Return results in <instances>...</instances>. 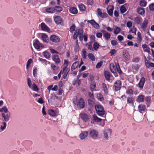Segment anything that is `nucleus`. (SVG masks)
I'll use <instances>...</instances> for the list:
<instances>
[{
	"label": "nucleus",
	"instance_id": "f257e3e1",
	"mask_svg": "<svg viewBox=\"0 0 154 154\" xmlns=\"http://www.w3.org/2000/svg\"><path fill=\"white\" fill-rule=\"evenodd\" d=\"M96 113L99 116H102L105 115V111L103 107L100 105H96L95 106Z\"/></svg>",
	"mask_w": 154,
	"mask_h": 154
},
{
	"label": "nucleus",
	"instance_id": "f03ea898",
	"mask_svg": "<svg viewBox=\"0 0 154 154\" xmlns=\"http://www.w3.org/2000/svg\"><path fill=\"white\" fill-rule=\"evenodd\" d=\"M89 135L93 139H96L98 136V132L96 130L92 129L89 131Z\"/></svg>",
	"mask_w": 154,
	"mask_h": 154
},
{
	"label": "nucleus",
	"instance_id": "7ed1b4c3",
	"mask_svg": "<svg viewBox=\"0 0 154 154\" xmlns=\"http://www.w3.org/2000/svg\"><path fill=\"white\" fill-rule=\"evenodd\" d=\"M73 103L75 104H77V105L81 109H83L85 107V102L82 98H81L78 102L77 100L76 99L73 101Z\"/></svg>",
	"mask_w": 154,
	"mask_h": 154
},
{
	"label": "nucleus",
	"instance_id": "20e7f679",
	"mask_svg": "<svg viewBox=\"0 0 154 154\" xmlns=\"http://www.w3.org/2000/svg\"><path fill=\"white\" fill-rule=\"evenodd\" d=\"M122 86V82L121 81L117 80L115 82L113 85V88L114 90L117 91L120 90Z\"/></svg>",
	"mask_w": 154,
	"mask_h": 154
},
{
	"label": "nucleus",
	"instance_id": "39448f33",
	"mask_svg": "<svg viewBox=\"0 0 154 154\" xmlns=\"http://www.w3.org/2000/svg\"><path fill=\"white\" fill-rule=\"evenodd\" d=\"M33 45L35 48L37 49H39L40 47L42 48L44 47L43 45L37 39L33 40Z\"/></svg>",
	"mask_w": 154,
	"mask_h": 154
},
{
	"label": "nucleus",
	"instance_id": "423d86ee",
	"mask_svg": "<svg viewBox=\"0 0 154 154\" xmlns=\"http://www.w3.org/2000/svg\"><path fill=\"white\" fill-rule=\"evenodd\" d=\"M102 89L105 95H107L109 93V89L106 85L104 83H103L101 85Z\"/></svg>",
	"mask_w": 154,
	"mask_h": 154
},
{
	"label": "nucleus",
	"instance_id": "0eeeda50",
	"mask_svg": "<svg viewBox=\"0 0 154 154\" xmlns=\"http://www.w3.org/2000/svg\"><path fill=\"white\" fill-rule=\"evenodd\" d=\"M50 39L52 42L55 43H57L60 41L59 37L54 35H51L50 37Z\"/></svg>",
	"mask_w": 154,
	"mask_h": 154
},
{
	"label": "nucleus",
	"instance_id": "6e6552de",
	"mask_svg": "<svg viewBox=\"0 0 154 154\" xmlns=\"http://www.w3.org/2000/svg\"><path fill=\"white\" fill-rule=\"evenodd\" d=\"M114 9V6L113 5H109L107 8V13L111 17H112L113 16Z\"/></svg>",
	"mask_w": 154,
	"mask_h": 154
},
{
	"label": "nucleus",
	"instance_id": "1a4fd4ad",
	"mask_svg": "<svg viewBox=\"0 0 154 154\" xmlns=\"http://www.w3.org/2000/svg\"><path fill=\"white\" fill-rule=\"evenodd\" d=\"M52 60L57 64H59L60 62L59 56L57 55H54L52 57Z\"/></svg>",
	"mask_w": 154,
	"mask_h": 154
},
{
	"label": "nucleus",
	"instance_id": "9d476101",
	"mask_svg": "<svg viewBox=\"0 0 154 154\" xmlns=\"http://www.w3.org/2000/svg\"><path fill=\"white\" fill-rule=\"evenodd\" d=\"M54 20L56 23L59 24L63 23L62 18L60 16H57L54 18Z\"/></svg>",
	"mask_w": 154,
	"mask_h": 154
},
{
	"label": "nucleus",
	"instance_id": "9b49d317",
	"mask_svg": "<svg viewBox=\"0 0 154 154\" xmlns=\"http://www.w3.org/2000/svg\"><path fill=\"white\" fill-rule=\"evenodd\" d=\"M134 22L137 24H141L142 21V19L140 16H137L134 18Z\"/></svg>",
	"mask_w": 154,
	"mask_h": 154
},
{
	"label": "nucleus",
	"instance_id": "f8f14e48",
	"mask_svg": "<svg viewBox=\"0 0 154 154\" xmlns=\"http://www.w3.org/2000/svg\"><path fill=\"white\" fill-rule=\"evenodd\" d=\"M88 22L91 23L95 28L97 29L99 28V25L94 20H88Z\"/></svg>",
	"mask_w": 154,
	"mask_h": 154
},
{
	"label": "nucleus",
	"instance_id": "ddd939ff",
	"mask_svg": "<svg viewBox=\"0 0 154 154\" xmlns=\"http://www.w3.org/2000/svg\"><path fill=\"white\" fill-rule=\"evenodd\" d=\"M88 133L87 131H82L79 135V137L81 139H84L87 137Z\"/></svg>",
	"mask_w": 154,
	"mask_h": 154
},
{
	"label": "nucleus",
	"instance_id": "4468645a",
	"mask_svg": "<svg viewBox=\"0 0 154 154\" xmlns=\"http://www.w3.org/2000/svg\"><path fill=\"white\" fill-rule=\"evenodd\" d=\"M41 29L44 31L49 32L50 29L49 27L44 23H42L41 24Z\"/></svg>",
	"mask_w": 154,
	"mask_h": 154
},
{
	"label": "nucleus",
	"instance_id": "2eb2a0df",
	"mask_svg": "<svg viewBox=\"0 0 154 154\" xmlns=\"http://www.w3.org/2000/svg\"><path fill=\"white\" fill-rule=\"evenodd\" d=\"M123 56L124 59L127 60H129L130 59V55L128 51L124 50L123 51Z\"/></svg>",
	"mask_w": 154,
	"mask_h": 154
},
{
	"label": "nucleus",
	"instance_id": "dca6fc26",
	"mask_svg": "<svg viewBox=\"0 0 154 154\" xmlns=\"http://www.w3.org/2000/svg\"><path fill=\"white\" fill-rule=\"evenodd\" d=\"M144 61L145 65L147 68H149L150 66L154 67V63H149L145 56V57Z\"/></svg>",
	"mask_w": 154,
	"mask_h": 154
},
{
	"label": "nucleus",
	"instance_id": "f3484780",
	"mask_svg": "<svg viewBox=\"0 0 154 154\" xmlns=\"http://www.w3.org/2000/svg\"><path fill=\"white\" fill-rule=\"evenodd\" d=\"M148 24V21L147 19H145L143 22L142 23H141V24H140L141 28L143 30L145 29L147 27Z\"/></svg>",
	"mask_w": 154,
	"mask_h": 154
},
{
	"label": "nucleus",
	"instance_id": "a211bd4d",
	"mask_svg": "<svg viewBox=\"0 0 154 154\" xmlns=\"http://www.w3.org/2000/svg\"><path fill=\"white\" fill-rule=\"evenodd\" d=\"M145 81V78L142 77L138 83L139 87L140 88H142L144 85Z\"/></svg>",
	"mask_w": 154,
	"mask_h": 154
},
{
	"label": "nucleus",
	"instance_id": "6ab92c4d",
	"mask_svg": "<svg viewBox=\"0 0 154 154\" xmlns=\"http://www.w3.org/2000/svg\"><path fill=\"white\" fill-rule=\"evenodd\" d=\"M2 116L3 117L4 121L5 122H8L9 119V118L10 116V113L9 112L7 113L6 115L4 113H2Z\"/></svg>",
	"mask_w": 154,
	"mask_h": 154
},
{
	"label": "nucleus",
	"instance_id": "aec40b11",
	"mask_svg": "<svg viewBox=\"0 0 154 154\" xmlns=\"http://www.w3.org/2000/svg\"><path fill=\"white\" fill-rule=\"evenodd\" d=\"M82 119L85 122H87L88 121L89 118L88 116L85 113L82 114L81 115Z\"/></svg>",
	"mask_w": 154,
	"mask_h": 154
},
{
	"label": "nucleus",
	"instance_id": "412c9836",
	"mask_svg": "<svg viewBox=\"0 0 154 154\" xmlns=\"http://www.w3.org/2000/svg\"><path fill=\"white\" fill-rule=\"evenodd\" d=\"M145 100L144 97L143 95H139L136 99L137 102L139 103L143 102Z\"/></svg>",
	"mask_w": 154,
	"mask_h": 154
},
{
	"label": "nucleus",
	"instance_id": "4be33fe9",
	"mask_svg": "<svg viewBox=\"0 0 154 154\" xmlns=\"http://www.w3.org/2000/svg\"><path fill=\"white\" fill-rule=\"evenodd\" d=\"M138 108L139 112L142 113L145 110L146 107L143 104H141L138 106Z\"/></svg>",
	"mask_w": 154,
	"mask_h": 154
},
{
	"label": "nucleus",
	"instance_id": "5701e85b",
	"mask_svg": "<svg viewBox=\"0 0 154 154\" xmlns=\"http://www.w3.org/2000/svg\"><path fill=\"white\" fill-rule=\"evenodd\" d=\"M134 98L132 96H129L127 98V103L128 104H131L133 105L134 103Z\"/></svg>",
	"mask_w": 154,
	"mask_h": 154
},
{
	"label": "nucleus",
	"instance_id": "b1692460",
	"mask_svg": "<svg viewBox=\"0 0 154 154\" xmlns=\"http://www.w3.org/2000/svg\"><path fill=\"white\" fill-rule=\"evenodd\" d=\"M137 12L140 15H143L145 13V10L144 8H138L137 9Z\"/></svg>",
	"mask_w": 154,
	"mask_h": 154
},
{
	"label": "nucleus",
	"instance_id": "393cba45",
	"mask_svg": "<svg viewBox=\"0 0 154 154\" xmlns=\"http://www.w3.org/2000/svg\"><path fill=\"white\" fill-rule=\"evenodd\" d=\"M104 76L106 80L108 82H110V75L109 72L107 71H105Z\"/></svg>",
	"mask_w": 154,
	"mask_h": 154
},
{
	"label": "nucleus",
	"instance_id": "a878e982",
	"mask_svg": "<svg viewBox=\"0 0 154 154\" xmlns=\"http://www.w3.org/2000/svg\"><path fill=\"white\" fill-rule=\"evenodd\" d=\"M42 39L44 42L48 43L49 41V39L48 36L45 34H43L41 36Z\"/></svg>",
	"mask_w": 154,
	"mask_h": 154
},
{
	"label": "nucleus",
	"instance_id": "bb28decb",
	"mask_svg": "<svg viewBox=\"0 0 154 154\" xmlns=\"http://www.w3.org/2000/svg\"><path fill=\"white\" fill-rule=\"evenodd\" d=\"M69 11L70 13L74 14H77L78 12L77 9L74 7H71L69 9Z\"/></svg>",
	"mask_w": 154,
	"mask_h": 154
},
{
	"label": "nucleus",
	"instance_id": "cd10ccee",
	"mask_svg": "<svg viewBox=\"0 0 154 154\" xmlns=\"http://www.w3.org/2000/svg\"><path fill=\"white\" fill-rule=\"evenodd\" d=\"M43 54L44 57L47 59H49L50 57L51 54L47 51H45L43 52Z\"/></svg>",
	"mask_w": 154,
	"mask_h": 154
},
{
	"label": "nucleus",
	"instance_id": "c85d7f7f",
	"mask_svg": "<svg viewBox=\"0 0 154 154\" xmlns=\"http://www.w3.org/2000/svg\"><path fill=\"white\" fill-rule=\"evenodd\" d=\"M54 8L55 12L60 13L63 10L62 8L60 6H56Z\"/></svg>",
	"mask_w": 154,
	"mask_h": 154
},
{
	"label": "nucleus",
	"instance_id": "c756f323",
	"mask_svg": "<svg viewBox=\"0 0 154 154\" xmlns=\"http://www.w3.org/2000/svg\"><path fill=\"white\" fill-rule=\"evenodd\" d=\"M113 30L114 34L117 35L121 31V29L120 27L116 26H115V28L113 29Z\"/></svg>",
	"mask_w": 154,
	"mask_h": 154
},
{
	"label": "nucleus",
	"instance_id": "7c9ffc66",
	"mask_svg": "<svg viewBox=\"0 0 154 154\" xmlns=\"http://www.w3.org/2000/svg\"><path fill=\"white\" fill-rule=\"evenodd\" d=\"M54 7H48L46 9V12L48 13L53 14L55 13Z\"/></svg>",
	"mask_w": 154,
	"mask_h": 154
},
{
	"label": "nucleus",
	"instance_id": "2f4dec72",
	"mask_svg": "<svg viewBox=\"0 0 154 154\" xmlns=\"http://www.w3.org/2000/svg\"><path fill=\"white\" fill-rule=\"evenodd\" d=\"M140 66L138 64H133L131 66V67L133 69L137 71L139 69Z\"/></svg>",
	"mask_w": 154,
	"mask_h": 154
},
{
	"label": "nucleus",
	"instance_id": "473e14b6",
	"mask_svg": "<svg viewBox=\"0 0 154 154\" xmlns=\"http://www.w3.org/2000/svg\"><path fill=\"white\" fill-rule=\"evenodd\" d=\"M69 61L68 60H64V67L63 69V72L67 69L68 66L69 64Z\"/></svg>",
	"mask_w": 154,
	"mask_h": 154
},
{
	"label": "nucleus",
	"instance_id": "72a5a7b5",
	"mask_svg": "<svg viewBox=\"0 0 154 154\" xmlns=\"http://www.w3.org/2000/svg\"><path fill=\"white\" fill-rule=\"evenodd\" d=\"M142 47L143 48L144 51L146 52L149 53L150 52L149 48L146 44L142 45Z\"/></svg>",
	"mask_w": 154,
	"mask_h": 154
},
{
	"label": "nucleus",
	"instance_id": "f704fd0d",
	"mask_svg": "<svg viewBox=\"0 0 154 154\" xmlns=\"http://www.w3.org/2000/svg\"><path fill=\"white\" fill-rule=\"evenodd\" d=\"M116 70L120 75L122 74V72L121 70L119 64L117 63H116Z\"/></svg>",
	"mask_w": 154,
	"mask_h": 154
},
{
	"label": "nucleus",
	"instance_id": "c9c22d12",
	"mask_svg": "<svg viewBox=\"0 0 154 154\" xmlns=\"http://www.w3.org/2000/svg\"><path fill=\"white\" fill-rule=\"evenodd\" d=\"M79 63L78 61H76L74 62L72 65L71 67V70L73 71L76 69L78 66Z\"/></svg>",
	"mask_w": 154,
	"mask_h": 154
},
{
	"label": "nucleus",
	"instance_id": "e433bc0d",
	"mask_svg": "<svg viewBox=\"0 0 154 154\" xmlns=\"http://www.w3.org/2000/svg\"><path fill=\"white\" fill-rule=\"evenodd\" d=\"M92 118L95 122H100L102 120V119L98 118L95 115H93Z\"/></svg>",
	"mask_w": 154,
	"mask_h": 154
},
{
	"label": "nucleus",
	"instance_id": "4c0bfd02",
	"mask_svg": "<svg viewBox=\"0 0 154 154\" xmlns=\"http://www.w3.org/2000/svg\"><path fill=\"white\" fill-rule=\"evenodd\" d=\"M78 7L80 11L82 12L84 11L85 10V7L84 5L82 3H81L78 5Z\"/></svg>",
	"mask_w": 154,
	"mask_h": 154
},
{
	"label": "nucleus",
	"instance_id": "58836bf2",
	"mask_svg": "<svg viewBox=\"0 0 154 154\" xmlns=\"http://www.w3.org/2000/svg\"><path fill=\"white\" fill-rule=\"evenodd\" d=\"M111 35L108 32H106L105 33H104L103 35V37H104L106 40L108 41L109 40Z\"/></svg>",
	"mask_w": 154,
	"mask_h": 154
},
{
	"label": "nucleus",
	"instance_id": "ea45409f",
	"mask_svg": "<svg viewBox=\"0 0 154 154\" xmlns=\"http://www.w3.org/2000/svg\"><path fill=\"white\" fill-rule=\"evenodd\" d=\"M137 42L140 43L142 40V37L141 34L140 32H138L137 33Z\"/></svg>",
	"mask_w": 154,
	"mask_h": 154
},
{
	"label": "nucleus",
	"instance_id": "a19ab883",
	"mask_svg": "<svg viewBox=\"0 0 154 154\" xmlns=\"http://www.w3.org/2000/svg\"><path fill=\"white\" fill-rule=\"evenodd\" d=\"M88 57L89 59L92 61H95V56L91 53H89L88 54Z\"/></svg>",
	"mask_w": 154,
	"mask_h": 154
},
{
	"label": "nucleus",
	"instance_id": "79ce46f5",
	"mask_svg": "<svg viewBox=\"0 0 154 154\" xmlns=\"http://www.w3.org/2000/svg\"><path fill=\"white\" fill-rule=\"evenodd\" d=\"M48 114L52 116H55L56 115V113L55 111L53 109H50L48 111Z\"/></svg>",
	"mask_w": 154,
	"mask_h": 154
},
{
	"label": "nucleus",
	"instance_id": "37998d69",
	"mask_svg": "<svg viewBox=\"0 0 154 154\" xmlns=\"http://www.w3.org/2000/svg\"><path fill=\"white\" fill-rule=\"evenodd\" d=\"M66 71L64 72V73L63 76V78L64 79H66L67 74L70 71V69L68 68L66 69Z\"/></svg>",
	"mask_w": 154,
	"mask_h": 154
},
{
	"label": "nucleus",
	"instance_id": "c03bdc74",
	"mask_svg": "<svg viewBox=\"0 0 154 154\" xmlns=\"http://www.w3.org/2000/svg\"><path fill=\"white\" fill-rule=\"evenodd\" d=\"M100 46V45L97 42H95L93 44V48L95 50L97 51L99 48Z\"/></svg>",
	"mask_w": 154,
	"mask_h": 154
},
{
	"label": "nucleus",
	"instance_id": "a18cd8bd",
	"mask_svg": "<svg viewBox=\"0 0 154 154\" xmlns=\"http://www.w3.org/2000/svg\"><path fill=\"white\" fill-rule=\"evenodd\" d=\"M88 104L91 107L93 106L95 104L94 102L90 99H88Z\"/></svg>",
	"mask_w": 154,
	"mask_h": 154
},
{
	"label": "nucleus",
	"instance_id": "49530a36",
	"mask_svg": "<svg viewBox=\"0 0 154 154\" xmlns=\"http://www.w3.org/2000/svg\"><path fill=\"white\" fill-rule=\"evenodd\" d=\"M97 99L100 101H102L104 99L103 97V95L100 93H99L97 94Z\"/></svg>",
	"mask_w": 154,
	"mask_h": 154
},
{
	"label": "nucleus",
	"instance_id": "de8ad7c7",
	"mask_svg": "<svg viewBox=\"0 0 154 154\" xmlns=\"http://www.w3.org/2000/svg\"><path fill=\"white\" fill-rule=\"evenodd\" d=\"M96 87V85L95 83H93L90 85V87L91 90L92 91H93L95 90V88Z\"/></svg>",
	"mask_w": 154,
	"mask_h": 154
},
{
	"label": "nucleus",
	"instance_id": "09e8293b",
	"mask_svg": "<svg viewBox=\"0 0 154 154\" xmlns=\"http://www.w3.org/2000/svg\"><path fill=\"white\" fill-rule=\"evenodd\" d=\"M120 11L122 14H123L126 11V8L125 6L124 5H122L121 6L120 8Z\"/></svg>",
	"mask_w": 154,
	"mask_h": 154
},
{
	"label": "nucleus",
	"instance_id": "8fccbe9b",
	"mask_svg": "<svg viewBox=\"0 0 154 154\" xmlns=\"http://www.w3.org/2000/svg\"><path fill=\"white\" fill-rule=\"evenodd\" d=\"M32 61V60L31 59H29L28 60L26 65V68L27 70L28 69V67L30 66V65Z\"/></svg>",
	"mask_w": 154,
	"mask_h": 154
},
{
	"label": "nucleus",
	"instance_id": "3c124183",
	"mask_svg": "<svg viewBox=\"0 0 154 154\" xmlns=\"http://www.w3.org/2000/svg\"><path fill=\"white\" fill-rule=\"evenodd\" d=\"M76 32L77 33V34H78V35H79V36H83V29L82 30H78L77 31H76Z\"/></svg>",
	"mask_w": 154,
	"mask_h": 154
},
{
	"label": "nucleus",
	"instance_id": "603ef678",
	"mask_svg": "<svg viewBox=\"0 0 154 154\" xmlns=\"http://www.w3.org/2000/svg\"><path fill=\"white\" fill-rule=\"evenodd\" d=\"M32 89L33 91L37 92H38L39 90L38 88L35 83H33L32 84Z\"/></svg>",
	"mask_w": 154,
	"mask_h": 154
},
{
	"label": "nucleus",
	"instance_id": "864d4df0",
	"mask_svg": "<svg viewBox=\"0 0 154 154\" xmlns=\"http://www.w3.org/2000/svg\"><path fill=\"white\" fill-rule=\"evenodd\" d=\"M110 70L112 73H115L116 72V67L114 65H113L112 67L110 66Z\"/></svg>",
	"mask_w": 154,
	"mask_h": 154
},
{
	"label": "nucleus",
	"instance_id": "5fc2aeb1",
	"mask_svg": "<svg viewBox=\"0 0 154 154\" xmlns=\"http://www.w3.org/2000/svg\"><path fill=\"white\" fill-rule=\"evenodd\" d=\"M139 4L141 6L145 7L146 5V2L144 0H142L140 2Z\"/></svg>",
	"mask_w": 154,
	"mask_h": 154
},
{
	"label": "nucleus",
	"instance_id": "6e6d98bb",
	"mask_svg": "<svg viewBox=\"0 0 154 154\" xmlns=\"http://www.w3.org/2000/svg\"><path fill=\"white\" fill-rule=\"evenodd\" d=\"M45 22L48 24L51 23H52L51 19L49 18H46L45 20Z\"/></svg>",
	"mask_w": 154,
	"mask_h": 154
},
{
	"label": "nucleus",
	"instance_id": "4d7b16f0",
	"mask_svg": "<svg viewBox=\"0 0 154 154\" xmlns=\"http://www.w3.org/2000/svg\"><path fill=\"white\" fill-rule=\"evenodd\" d=\"M51 67L54 70H57L59 68L58 66H56L53 63L51 64Z\"/></svg>",
	"mask_w": 154,
	"mask_h": 154
},
{
	"label": "nucleus",
	"instance_id": "13d9d810",
	"mask_svg": "<svg viewBox=\"0 0 154 154\" xmlns=\"http://www.w3.org/2000/svg\"><path fill=\"white\" fill-rule=\"evenodd\" d=\"M126 93L128 94L132 95L133 94V91L131 89H128L126 91Z\"/></svg>",
	"mask_w": 154,
	"mask_h": 154
},
{
	"label": "nucleus",
	"instance_id": "bf43d9fd",
	"mask_svg": "<svg viewBox=\"0 0 154 154\" xmlns=\"http://www.w3.org/2000/svg\"><path fill=\"white\" fill-rule=\"evenodd\" d=\"M38 60L40 61L42 63H44L46 64V63L47 62V61L45 59H43L41 58H39Z\"/></svg>",
	"mask_w": 154,
	"mask_h": 154
},
{
	"label": "nucleus",
	"instance_id": "052dcab7",
	"mask_svg": "<svg viewBox=\"0 0 154 154\" xmlns=\"http://www.w3.org/2000/svg\"><path fill=\"white\" fill-rule=\"evenodd\" d=\"M149 8L150 11H154V3H152L149 5Z\"/></svg>",
	"mask_w": 154,
	"mask_h": 154
},
{
	"label": "nucleus",
	"instance_id": "680f3d73",
	"mask_svg": "<svg viewBox=\"0 0 154 154\" xmlns=\"http://www.w3.org/2000/svg\"><path fill=\"white\" fill-rule=\"evenodd\" d=\"M111 44L112 46H116L117 45L118 43L116 40H112L111 41Z\"/></svg>",
	"mask_w": 154,
	"mask_h": 154
},
{
	"label": "nucleus",
	"instance_id": "e2e57ef3",
	"mask_svg": "<svg viewBox=\"0 0 154 154\" xmlns=\"http://www.w3.org/2000/svg\"><path fill=\"white\" fill-rule=\"evenodd\" d=\"M75 25L73 24L70 28V31L71 32H72L73 31H75Z\"/></svg>",
	"mask_w": 154,
	"mask_h": 154
},
{
	"label": "nucleus",
	"instance_id": "0e129e2a",
	"mask_svg": "<svg viewBox=\"0 0 154 154\" xmlns=\"http://www.w3.org/2000/svg\"><path fill=\"white\" fill-rule=\"evenodd\" d=\"M27 84L29 88H31V81L29 78L27 79Z\"/></svg>",
	"mask_w": 154,
	"mask_h": 154
},
{
	"label": "nucleus",
	"instance_id": "69168bd1",
	"mask_svg": "<svg viewBox=\"0 0 154 154\" xmlns=\"http://www.w3.org/2000/svg\"><path fill=\"white\" fill-rule=\"evenodd\" d=\"M103 62L102 61H100L96 65V67L97 68H100L102 65Z\"/></svg>",
	"mask_w": 154,
	"mask_h": 154
},
{
	"label": "nucleus",
	"instance_id": "338daca9",
	"mask_svg": "<svg viewBox=\"0 0 154 154\" xmlns=\"http://www.w3.org/2000/svg\"><path fill=\"white\" fill-rule=\"evenodd\" d=\"M108 14L104 12L102 13V14L100 16V17L102 18H105L107 17Z\"/></svg>",
	"mask_w": 154,
	"mask_h": 154
},
{
	"label": "nucleus",
	"instance_id": "774afa93",
	"mask_svg": "<svg viewBox=\"0 0 154 154\" xmlns=\"http://www.w3.org/2000/svg\"><path fill=\"white\" fill-rule=\"evenodd\" d=\"M50 50L51 52V53L52 54H59V53L58 52L56 51L53 48H50Z\"/></svg>",
	"mask_w": 154,
	"mask_h": 154
}]
</instances>
